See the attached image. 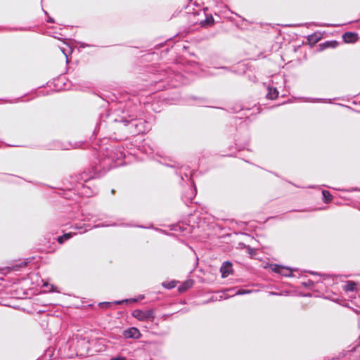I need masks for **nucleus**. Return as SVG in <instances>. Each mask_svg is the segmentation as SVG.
Wrapping results in <instances>:
<instances>
[{"label":"nucleus","mask_w":360,"mask_h":360,"mask_svg":"<svg viewBox=\"0 0 360 360\" xmlns=\"http://www.w3.org/2000/svg\"><path fill=\"white\" fill-rule=\"evenodd\" d=\"M122 122L124 123V125L128 127L129 132L132 135L145 133L146 131L144 122L141 120H124Z\"/></svg>","instance_id":"obj_1"},{"label":"nucleus","mask_w":360,"mask_h":360,"mask_svg":"<svg viewBox=\"0 0 360 360\" xmlns=\"http://www.w3.org/2000/svg\"><path fill=\"white\" fill-rule=\"evenodd\" d=\"M132 316L141 321H153L155 319V311L153 309L148 310H141L135 309L132 312Z\"/></svg>","instance_id":"obj_2"},{"label":"nucleus","mask_w":360,"mask_h":360,"mask_svg":"<svg viewBox=\"0 0 360 360\" xmlns=\"http://www.w3.org/2000/svg\"><path fill=\"white\" fill-rule=\"evenodd\" d=\"M270 268L272 271L281 274L285 277H290L292 276V271L295 269H290L289 267L281 266L278 264H271Z\"/></svg>","instance_id":"obj_3"},{"label":"nucleus","mask_w":360,"mask_h":360,"mask_svg":"<svg viewBox=\"0 0 360 360\" xmlns=\"http://www.w3.org/2000/svg\"><path fill=\"white\" fill-rule=\"evenodd\" d=\"M123 336L125 338L138 339L141 336V333L136 328L131 327L127 330H124Z\"/></svg>","instance_id":"obj_4"},{"label":"nucleus","mask_w":360,"mask_h":360,"mask_svg":"<svg viewBox=\"0 0 360 360\" xmlns=\"http://www.w3.org/2000/svg\"><path fill=\"white\" fill-rule=\"evenodd\" d=\"M220 271L223 278L227 277L232 271V264L231 262H225L223 263Z\"/></svg>","instance_id":"obj_5"},{"label":"nucleus","mask_w":360,"mask_h":360,"mask_svg":"<svg viewBox=\"0 0 360 360\" xmlns=\"http://www.w3.org/2000/svg\"><path fill=\"white\" fill-rule=\"evenodd\" d=\"M342 38L345 42L346 43H354L358 39L357 34L354 32H345L342 35Z\"/></svg>","instance_id":"obj_6"},{"label":"nucleus","mask_w":360,"mask_h":360,"mask_svg":"<svg viewBox=\"0 0 360 360\" xmlns=\"http://www.w3.org/2000/svg\"><path fill=\"white\" fill-rule=\"evenodd\" d=\"M136 302V299H127V300H120V301H115L114 302H101L99 304V305L101 307H103V306H108L112 304H122L124 302L128 303V302Z\"/></svg>","instance_id":"obj_7"},{"label":"nucleus","mask_w":360,"mask_h":360,"mask_svg":"<svg viewBox=\"0 0 360 360\" xmlns=\"http://www.w3.org/2000/svg\"><path fill=\"white\" fill-rule=\"evenodd\" d=\"M356 283L352 281H347L345 285L344 286V290L346 292H354L356 290Z\"/></svg>","instance_id":"obj_8"},{"label":"nucleus","mask_w":360,"mask_h":360,"mask_svg":"<svg viewBox=\"0 0 360 360\" xmlns=\"http://www.w3.org/2000/svg\"><path fill=\"white\" fill-rule=\"evenodd\" d=\"M278 95V91L276 88H268V93L266 97L269 99H275Z\"/></svg>","instance_id":"obj_9"},{"label":"nucleus","mask_w":360,"mask_h":360,"mask_svg":"<svg viewBox=\"0 0 360 360\" xmlns=\"http://www.w3.org/2000/svg\"><path fill=\"white\" fill-rule=\"evenodd\" d=\"M323 199L325 202H329L332 200V195L329 191L323 190L322 191Z\"/></svg>","instance_id":"obj_10"},{"label":"nucleus","mask_w":360,"mask_h":360,"mask_svg":"<svg viewBox=\"0 0 360 360\" xmlns=\"http://www.w3.org/2000/svg\"><path fill=\"white\" fill-rule=\"evenodd\" d=\"M252 290H238L235 295H245L250 293Z\"/></svg>","instance_id":"obj_11"},{"label":"nucleus","mask_w":360,"mask_h":360,"mask_svg":"<svg viewBox=\"0 0 360 360\" xmlns=\"http://www.w3.org/2000/svg\"><path fill=\"white\" fill-rule=\"evenodd\" d=\"M114 153L117 155V160H120L124 157V155L122 153V152L120 150H116L114 152Z\"/></svg>","instance_id":"obj_12"},{"label":"nucleus","mask_w":360,"mask_h":360,"mask_svg":"<svg viewBox=\"0 0 360 360\" xmlns=\"http://www.w3.org/2000/svg\"><path fill=\"white\" fill-rule=\"evenodd\" d=\"M323 101V99H319V98H307L304 99V101H305V102H318V101Z\"/></svg>","instance_id":"obj_13"},{"label":"nucleus","mask_w":360,"mask_h":360,"mask_svg":"<svg viewBox=\"0 0 360 360\" xmlns=\"http://www.w3.org/2000/svg\"><path fill=\"white\" fill-rule=\"evenodd\" d=\"M110 360H126V358L122 356H117L113 358H111Z\"/></svg>","instance_id":"obj_14"},{"label":"nucleus","mask_w":360,"mask_h":360,"mask_svg":"<svg viewBox=\"0 0 360 360\" xmlns=\"http://www.w3.org/2000/svg\"><path fill=\"white\" fill-rule=\"evenodd\" d=\"M62 236L66 240L71 238L72 234H71V233H65Z\"/></svg>","instance_id":"obj_15"},{"label":"nucleus","mask_w":360,"mask_h":360,"mask_svg":"<svg viewBox=\"0 0 360 360\" xmlns=\"http://www.w3.org/2000/svg\"><path fill=\"white\" fill-rule=\"evenodd\" d=\"M44 286L49 288H48V290H49V291H50V292H51V291H53V286L52 285H50V288H49V284H48V283H44Z\"/></svg>","instance_id":"obj_16"},{"label":"nucleus","mask_w":360,"mask_h":360,"mask_svg":"<svg viewBox=\"0 0 360 360\" xmlns=\"http://www.w3.org/2000/svg\"><path fill=\"white\" fill-rule=\"evenodd\" d=\"M65 241V240L63 238V236H59V237L58 238V242L59 243H63Z\"/></svg>","instance_id":"obj_17"},{"label":"nucleus","mask_w":360,"mask_h":360,"mask_svg":"<svg viewBox=\"0 0 360 360\" xmlns=\"http://www.w3.org/2000/svg\"><path fill=\"white\" fill-rule=\"evenodd\" d=\"M188 286H186V287H184V286H181L179 288V290H186V288H188Z\"/></svg>","instance_id":"obj_18"},{"label":"nucleus","mask_w":360,"mask_h":360,"mask_svg":"<svg viewBox=\"0 0 360 360\" xmlns=\"http://www.w3.org/2000/svg\"><path fill=\"white\" fill-rule=\"evenodd\" d=\"M310 274H313V275H317V274H318L317 273L314 272V271L310 272Z\"/></svg>","instance_id":"obj_19"},{"label":"nucleus","mask_w":360,"mask_h":360,"mask_svg":"<svg viewBox=\"0 0 360 360\" xmlns=\"http://www.w3.org/2000/svg\"><path fill=\"white\" fill-rule=\"evenodd\" d=\"M174 287V285L170 284V285L168 287L169 288Z\"/></svg>","instance_id":"obj_20"},{"label":"nucleus","mask_w":360,"mask_h":360,"mask_svg":"<svg viewBox=\"0 0 360 360\" xmlns=\"http://www.w3.org/2000/svg\"><path fill=\"white\" fill-rule=\"evenodd\" d=\"M100 226H104L103 224H101V225H97V226H95V227H100Z\"/></svg>","instance_id":"obj_21"},{"label":"nucleus","mask_w":360,"mask_h":360,"mask_svg":"<svg viewBox=\"0 0 360 360\" xmlns=\"http://www.w3.org/2000/svg\"><path fill=\"white\" fill-rule=\"evenodd\" d=\"M49 22H53V19L50 18V19L49 20Z\"/></svg>","instance_id":"obj_22"},{"label":"nucleus","mask_w":360,"mask_h":360,"mask_svg":"<svg viewBox=\"0 0 360 360\" xmlns=\"http://www.w3.org/2000/svg\"><path fill=\"white\" fill-rule=\"evenodd\" d=\"M226 298V297H224V295L220 296V299Z\"/></svg>","instance_id":"obj_23"},{"label":"nucleus","mask_w":360,"mask_h":360,"mask_svg":"<svg viewBox=\"0 0 360 360\" xmlns=\"http://www.w3.org/2000/svg\"><path fill=\"white\" fill-rule=\"evenodd\" d=\"M86 229H84V231H81L80 233L86 232Z\"/></svg>","instance_id":"obj_24"},{"label":"nucleus","mask_w":360,"mask_h":360,"mask_svg":"<svg viewBox=\"0 0 360 360\" xmlns=\"http://www.w3.org/2000/svg\"><path fill=\"white\" fill-rule=\"evenodd\" d=\"M25 265H26V263H25V262H24V263L22 264V266H25Z\"/></svg>","instance_id":"obj_25"}]
</instances>
